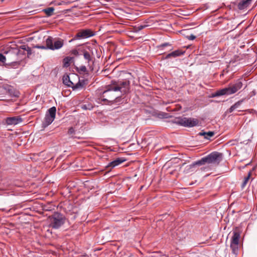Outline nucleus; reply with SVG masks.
I'll use <instances>...</instances> for the list:
<instances>
[{
    "instance_id": "f257e3e1",
    "label": "nucleus",
    "mask_w": 257,
    "mask_h": 257,
    "mask_svg": "<svg viewBox=\"0 0 257 257\" xmlns=\"http://www.w3.org/2000/svg\"><path fill=\"white\" fill-rule=\"evenodd\" d=\"M104 90L100 94V99L103 104L107 105H112L115 103L119 102L121 97L116 96L114 91H118L119 89L118 87H114L111 83L106 85Z\"/></svg>"
},
{
    "instance_id": "f03ea898",
    "label": "nucleus",
    "mask_w": 257,
    "mask_h": 257,
    "mask_svg": "<svg viewBox=\"0 0 257 257\" xmlns=\"http://www.w3.org/2000/svg\"><path fill=\"white\" fill-rule=\"evenodd\" d=\"M50 220V227L54 229H58L63 225L66 220L64 215L58 212H54V213L49 217Z\"/></svg>"
},
{
    "instance_id": "7ed1b4c3",
    "label": "nucleus",
    "mask_w": 257,
    "mask_h": 257,
    "mask_svg": "<svg viewBox=\"0 0 257 257\" xmlns=\"http://www.w3.org/2000/svg\"><path fill=\"white\" fill-rule=\"evenodd\" d=\"M222 159V154L217 152H213L208 156L200 160L201 165L205 164H214L218 165Z\"/></svg>"
},
{
    "instance_id": "20e7f679",
    "label": "nucleus",
    "mask_w": 257,
    "mask_h": 257,
    "mask_svg": "<svg viewBox=\"0 0 257 257\" xmlns=\"http://www.w3.org/2000/svg\"><path fill=\"white\" fill-rule=\"evenodd\" d=\"M242 230L239 227H235L233 230V235L231 239L230 248L232 252L237 254L239 248V241L240 238V234Z\"/></svg>"
},
{
    "instance_id": "39448f33",
    "label": "nucleus",
    "mask_w": 257,
    "mask_h": 257,
    "mask_svg": "<svg viewBox=\"0 0 257 257\" xmlns=\"http://www.w3.org/2000/svg\"><path fill=\"white\" fill-rule=\"evenodd\" d=\"M174 123L185 126L193 127L198 124L199 121L196 118H187V117H176L174 120H172Z\"/></svg>"
},
{
    "instance_id": "423d86ee",
    "label": "nucleus",
    "mask_w": 257,
    "mask_h": 257,
    "mask_svg": "<svg viewBox=\"0 0 257 257\" xmlns=\"http://www.w3.org/2000/svg\"><path fill=\"white\" fill-rule=\"evenodd\" d=\"M64 40L59 38L53 39L51 36H48L46 40V45L47 46L48 49L52 50L60 49L64 45Z\"/></svg>"
},
{
    "instance_id": "0eeeda50",
    "label": "nucleus",
    "mask_w": 257,
    "mask_h": 257,
    "mask_svg": "<svg viewBox=\"0 0 257 257\" xmlns=\"http://www.w3.org/2000/svg\"><path fill=\"white\" fill-rule=\"evenodd\" d=\"M94 35L95 32L91 29H81L77 33L74 37L69 41V42H71L76 40L86 39L92 37Z\"/></svg>"
},
{
    "instance_id": "6e6552de",
    "label": "nucleus",
    "mask_w": 257,
    "mask_h": 257,
    "mask_svg": "<svg viewBox=\"0 0 257 257\" xmlns=\"http://www.w3.org/2000/svg\"><path fill=\"white\" fill-rule=\"evenodd\" d=\"M110 83L114 87L116 86L119 88L118 91L123 93H126L129 91L130 88V81L128 80L118 81L111 80Z\"/></svg>"
},
{
    "instance_id": "1a4fd4ad",
    "label": "nucleus",
    "mask_w": 257,
    "mask_h": 257,
    "mask_svg": "<svg viewBox=\"0 0 257 257\" xmlns=\"http://www.w3.org/2000/svg\"><path fill=\"white\" fill-rule=\"evenodd\" d=\"M243 81H244V79L241 78L237 79L234 83H230L228 85L230 95L236 93L242 87Z\"/></svg>"
},
{
    "instance_id": "9d476101",
    "label": "nucleus",
    "mask_w": 257,
    "mask_h": 257,
    "mask_svg": "<svg viewBox=\"0 0 257 257\" xmlns=\"http://www.w3.org/2000/svg\"><path fill=\"white\" fill-rule=\"evenodd\" d=\"M22 121L23 119L20 116L9 117L6 119V122L8 125H16Z\"/></svg>"
},
{
    "instance_id": "9b49d317",
    "label": "nucleus",
    "mask_w": 257,
    "mask_h": 257,
    "mask_svg": "<svg viewBox=\"0 0 257 257\" xmlns=\"http://www.w3.org/2000/svg\"><path fill=\"white\" fill-rule=\"evenodd\" d=\"M200 163V161L198 160L197 161L194 162L190 165H187L185 166L184 172L185 173H189L193 172L195 170V168L197 166H202Z\"/></svg>"
},
{
    "instance_id": "f8f14e48",
    "label": "nucleus",
    "mask_w": 257,
    "mask_h": 257,
    "mask_svg": "<svg viewBox=\"0 0 257 257\" xmlns=\"http://www.w3.org/2000/svg\"><path fill=\"white\" fill-rule=\"evenodd\" d=\"M224 95H230L228 87L216 91V92L212 94V97H214Z\"/></svg>"
},
{
    "instance_id": "ddd939ff",
    "label": "nucleus",
    "mask_w": 257,
    "mask_h": 257,
    "mask_svg": "<svg viewBox=\"0 0 257 257\" xmlns=\"http://www.w3.org/2000/svg\"><path fill=\"white\" fill-rule=\"evenodd\" d=\"M125 161V159L123 158H117L116 160L112 161L111 162L109 163L106 166V168L107 169H109L110 170L114 168V167L120 164L121 163H123Z\"/></svg>"
},
{
    "instance_id": "4468645a",
    "label": "nucleus",
    "mask_w": 257,
    "mask_h": 257,
    "mask_svg": "<svg viewBox=\"0 0 257 257\" xmlns=\"http://www.w3.org/2000/svg\"><path fill=\"white\" fill-rule=\"evenodd\" d=\"M215 133L214 132L209 131L208 132H205L204 131H202L199 133L198 135L201 136H204V139L209 140L211 137L214 136Z\"/></svg>"
},
{
    "instance_id": "2eb2a0df",
    "label": "nucleus",
    "mask_w": 257,
    "mask_h": 257,
    "mask_svg": "<svg viewBox=\"0 0 257 257\" xmlns=\"http://www.w3.org/2000/svg\"><path fill=\"white\" fill-rule=\"evenodd\" d=\"M63 83L68 87H71L73 86V83L70 80V77L68 75L65 74L63 77Z\"/></svg>"
},
{
    "instance_id": "dca6fc26",
    "label": "nucleus",
    "mask_w": 257,
    "mask_h": 257,
    "mask_svg": "<svg viewBox=\"0 0 257 257\" xmlns=\"http://www.w3.org/2000/svg\"><path fill=\"white\" fill-rule=\"evenodd\" d=\"M54 120V118H52L48 115H45L44 121L42 123L43 127H45L50 124Z\"/></svg>"
},
{
    "instance_id": "f3484780",
    "label": "nucleus",
    "mask_w": 257,
    "mask_h": 257,
    "mask_svg": "<svg viewBox=\"0 0 257 257\" xmlns=\"http://www.w3.org/2000/svg\"><path fill=\"white\" fill-rule=\"evenodd\" d=\"M56 108L55 106L49 108L46 115L52 118H55L56 115Z\"/></svg>"
},
{
    "instance_id": "a211bd4d",
    "label": "nucleus",
    "mask_w": 257,
    "mask_h": 257,
    "mask_svg": "<svg viewBox=\"0 0 257 257\" xmlns=\"http://www.w3.org/2000/svg\"><path fill=\"white\" fill-rule=\"evenodd\" d=\"M80 51L83 53L84 58L85 59L88 61V63L92 60V57L91 56L89 53L85 49L80 50Z\"/></svg>"
},
{
    "instance_id": "6ab92c4d",
    "label": "nucleus",
    "mask_w": 257,
    "mask_h": 257,
    "mask_svg": "<svg viewBox=\"0 0 257 257\" xmlns=\"http://www.w3.org/2000/svg\"><path fill=\"white\" fill-rule=\"evenodd\" d=\"M80 106L84 110H91L94 107V105L90 102H87L82 104Z\"/></svg>"
},
{
    "instance_id": "aec40b11",
    "label": "nucleus",
    "mask_w": 257,
    "mask_h": 257,
    "mask_svg": "<svg viewBox=\"0 0 257 257\" xmlns=\"http://www.w3.org/2000/svg\"><path fill=\"white\" fill-rule=\"evenodd\" d=\"M77 72L80 74H82L83 73H85L86 74L88 75V71L87 70L86 67L85 66H81L79 67L76 68Z\"/></svg>"
},
{
    "instance_id": "412c9836",
    "label": "nucleus",
    "mask_w": 257,
    "mask_h": 257,
    "mask_svg": "<svg viewBox=\"0 0 257 257\" xmlns=\"http://www.w3.org/2000/svg\"><path fill=\"white\" fill-rule=\"evenodd\" d=\"M248 5L249 4L246 2V0H242L238 3L237 8L239 10H243L244 9L246 8L248 6Z\"/></svg>"
},
{
    "instance_id": "4be33fe9",
    "label": "nucleus",
    "mask_w": 257,
    "mask_h": 257,
    "mask_svg": "<svg viewBox=\"0 0 257 257\" xmlns=\"http://www.w3.org/2000/svg\"><path fill=\"white\" fill-rule=\"evenodd\" d=\"M43 12L46 14V15L48 17L51 16L54 11V8L53 7H49L47 9H44Z\"/></svg>"
},
{
    "instance_id": "5701e85b",
    "label": "nucleus",
    "mask_w": 257,
    "mask_h": 257,
    "mask_svg": "<svg viewBox=\"0 0 257 257\" xmlns=\"http://www.w3.org/2000/svg\"><path fill=\"white\" fill-rule=\"evenodd\" d=\"M72 59V58L70 57H66L63 60V67H68L70 66V61Z\"/></svg>"
},
{
    "instance_id": "b1692460",
    "label": "nucleus",
    "mask_w": 257,
    "mask_h": 257,
    "mask_svg": "<svg viewBox=\"0 0 257 257\" xmlns=\"http://www.w3.org/2000/svg\"><path fill=\"white\" fill-rule=\"evenodd\" d=\"M84 84L80 80L75 84H73V86L71 87L73 90H76L79 88H81L83 87Z\"/></svg>"
},
{
    "instance_id": "393cba45",
    "label": "nucleus",
    "mask_w": 257,
    "mask_h": 257,
    "mask_svg": "<svg viewBox=\"0 0 257 257\" xmlns=\"http://www.w3.org/2000/svg\"><path fill=\"white\" fill-rule=\"evenodd\" d=\"M2 87L5 89L7 92L11 95L12 94V92L14 91V88L8 84L3 85Z\"/></svg>"
},
{
    "instance_id": "a878e982",
    "label": "nucleus",
    "mask_w": 257,
    "mask_h": 257,
    "mask_svg": "<svg viewBox=\"0 0 257 257\" xmlns=\"http://www.w3.org/2000/svg\"><path fill=\"white\" fill-rule=\"evenodd\" d=\"M251 172L249 171L248 173L247 176L244 178V181L241 184V187L242 188H244L245 186V185H246L247 182L248 181V180L251 176Z\"/></svg>"
},
{
    "instance_id": "bb28decb",
    "label": "nucleus",
    "mask_w": 257,
    "mask_h": 257,
    "mask_svg": "<svg viewBox=\"0 0 257 257\" xmlns=\"http://www.w3.org/2000/svg\"><path fill=\"white\" fill-rule=\"evenodd\" d=\"M12 52L17 55V56H19V55H24L25 54V51H23V50H21L20 49H14L12 51Z\"/></svg>"
},
{
    "instance_id": "cd10ccee",
    "label": "nucleus",
    "mask_w": 257,
    "mask_h": 257,
    "mask_svg": "<svg viewBox=\"0 0 257 257\" xmlns=\"http://www.w3.org/2000/svg\"><path fill=\"white\" fill-rule=\"evenodd\" d=\"M244 100L245 98H243L235 103L232 106L234 107V109H236L238 108L242 104V103L244 101Z\"/></svg>"
},
{
    "instance_id": "c85d7f7f",
    "label": "nucleus",
    "mask_w": 257,
    "mask_h": 257,
    "mask_svg": "<svg viewBox=\"0 0 257 257\" xmlns=\"http://www.w3.org/2000/svg\"><path fill=\"white\" fill-rule=\"evenodd\" d=\"M148 26L146 25H138V26H135V29L136 31H140L143 30V29L146 28Z\"/></svg>"
},
{
    "instance_id": "c756f323",
    "label": "nucleus",
    "mask_w": 257,
    "mask_h": 257,
    "mask_svg": "<svg viewBox=\"0 0 257 257\" xmlns=\"http://www.w3.org/2000/svg\"><path fill=\"white\" fill-rule=\"evenodd\" d=\"M173 52L174 53L175 56L176 57H178V56H180L181 55H183L185 53V51H181L180 50H175V51H174Z\"/></svg>"
},
{
    "instance_id": "7c9ffc66",
    "label": "nucleus",
    "mask_w": 257,
    "mask_h": 257,
    "mask_svg": "<svg viewBox=\"0 0 257 257\" xmlns=\"http://www.w3.org/2000/svg\"><path fill=\"white\" fill-rule=\"evenodd\" d=\"M6 60V57L2 54L0 53V62L2 63H5Z\"/></svg>"
},
{
    "instance_id": "2f4dec72",
    "label": "nucleus",
    "mask_w": 257,
    "mask_h": 257,
    "mask_svg": "<svg viewBox=\"0 0 257 257\" xmlns=\"http://www.w3.org/2000/svg\"><path fill=\"white\" fill-rule=\"evenodd\" d=\"M171 57H176L175 56V54H174V52H172L168 54H167L166 57H165V59H168V58H170Z\"/></svg>"
},
{
    "instance_id": "473e14b6",
    "label": "nucleus",
    "mask_w": 257,
    "mask_h": 257,
    "mask_svg": "<svg viewBox=\"0 0 257 257\" xmlns=\"http://www.w3.org/2000/svg\"><path fill=\"white\" fill-rule=\"evenodd\" d=\"M74 133H75V130L73 127H71L69 128L68 131V134L69 135H72V134H74Z\"/></svg>"
},
{
    "instance_id": "72a5a7b5",
    "label": "nucleus",
    "mask_w": 257,
    "mask_h": 257,
    "mask_svg": "<svg viewBox=\"0 0 257 257\" xmlns=\"http://www.w3.org/2000/svg\"><path fill=\"white\" fill-rule=\"evenodd\" d=\"M34 48H38V49H48L47 45L45 46H40V45H36L34 47Z\"/></svg>"
},
{
    "instance_id": "f704fd0d",
    "label": "nucleus",
    "mask_w": 257,
    "mask_h": 257,
    "mask_svg": "<svg viewBox=\"0 0 257 257\" xmlns=\"http://www.w3.org/2000/svg\"><path fill=\"white\" fill-rule=\"evenodd\" d=\"M27 50H26L27 52V55L29 57L32 54V50L30 47H27Z\"/></svg>"
},
{
    "instance_id": "c9c22d12",
    "label": "nucleus",
    "mask_w": 257,
    "mask_h": 257,
    "mask_svg": "<svg viewBox=\"0 0 257 257\" xmlns=\"http://www.w3.org/2000/svg\"><path fill=\"white\" fill-rule=\"evenodd\" d=\"M167 115V114L166 113H159V114H158V117L159 118H165V117H166Z\"/></svg>"
},
{
    "instance_id": "e433bc0d",
    "label": "nucleus",
    "mask_w": 257,
    "mask_h": 257,
    "mask_svg": "<svg viewBox=\"0 0 257 257\" xmlns=\"http://www.w3.org/2000/svg\"><path fill=\"white\" fill-rule=\"evenodd\" d=\"M186 37L188 38V39L191 40H194L196 38V36L193 35H191L190 36H186Z\"/></svg>"
},
{
    "instance_id": "4c0bfd02",
    "label": "nucleus",
    "mask_w": 257,
    "mask_h": 257,
    "mask_svg": "<svg viewBox=\"0 0 257 257\" xmlns=\"http://www.w3.org/2000/svg\"><path fill=\"white\" fill-rule=\"evenodd\" d=\"M169 45H170L169 43H163V44L160 45V46H159L158 48H163V47H166Z\"/></svg>"
},
{
    "instance_id": "58836bf2",
    "label": "nucleus",
    "mask_w": 257,
    "mask_h": 257,
    "mask_svg": "<svg viewBox=\"0 0 257 257\" xmlns=\"http://www.w3.org/2000/svg\"><path fill=\"white\" fill-rule=\"evenodd\" d=\"M29 46L28 45H22L20 46V48L22 49L23 51H26L27 49V47H28Z\"/></svg>"
},
{
    "instance_id": "ea45409f",
    "label": "nucleus",
    "mask_w": 257,
    "mask_h": 257,
    "mask_svg": "<svg viewBox=\"0 0 257 257\" xmlns=\"http://www.w3.org/2000/svg\"><path fill=\"white\" fill-rule=\"evenodd\" d=\"M72 54H73V55H74L75 56L79 55V52H78V50H73L72 51Z\"/></svg>"
},
{
    "instance_id": "a19ab883",
    "label": "nucleus",
    "mask_w": 257,
    "mask_h": 257,
    "mask_svg": "<svg viewBox=\"0 0 257 257\" xmlns=\"http://www.w3.org/2000/svg\"><path fill=\"white\" fill-rule=\"evenodd\" d=\"M187 30H182L180 31V33L182 34L184 36H185L186 37V34H187Z\"/></svg>"
},
{
    "instance_id": "79ce46f5",
    "label": "nucleus",
    "mask_w": 257,
    "mask_h": 257,
    "mask_svg": "<svg viewBox=\"0 0 257 257\" xmlns=\"http://www.w3.org/2000/svg\"><path fill=\"white\" fill-rule=\"evenodd\" d=\"M235 109L234 108V107L231 106L228 109V112H229V113H231Z\"/></svg>"
},
{
    "instance_id": "37998d69",
    "label": "nucleus",
    "mask_w": 257,
    "mask_h": 257,
    "mask_svg": "<svg viewBox=\"0 0 257 257\" xmlns=\"http://www.w3.org/2000/svg\"><path fill=\"white\" fill-rule=\"evenodd\" d=\"M87 48L89 51H90V50H91V47H90V46H87Z\"/></svg>"
},
{
    "instance_id": "c03bdc74",
    "label": "nucleus",
    "mask_w": 257,
    "mask_h": 257,
    "mask_svg": "<svg viewBox=\"0 0 257 257\" xmlns=\"http://www.w3.org/2000/svg\"><path fill=\"white\" fill-rule=\"evenodd\" d=\"M246 2L249 4L251 2L252 0H246Z\"/></svg>"
},
{
    "instance_id": "a18cd8bd",
    "label": "nucleus",
    "mask_w": 257,
    "mask_h": 257,
    "mask_svg": "<svg viewBox=\"0 0 257 257\" xmlns=\"http://www.w3.org/2000/svg\"><path fill=\"white\" fill-rule=\"evenodd\" d=\"M186 164V163H184L182 164V166H184Z\"/></svg>"
},
{
    "instance_id": "49530a36",
    "label": "nucleus",
    "mask_w": 257,
    "mask_h": 257,
    "mask_svg": "<svg viewBox=\"0 0 257 257\" xmlns=\"http://www.w3.org/2000/svg\"><path fill=\"white\" fill-rule=\"evenodd\" d=\"M1 1H2V2H3L4 0H1Z\"/></svg>"
}]
</instances>
